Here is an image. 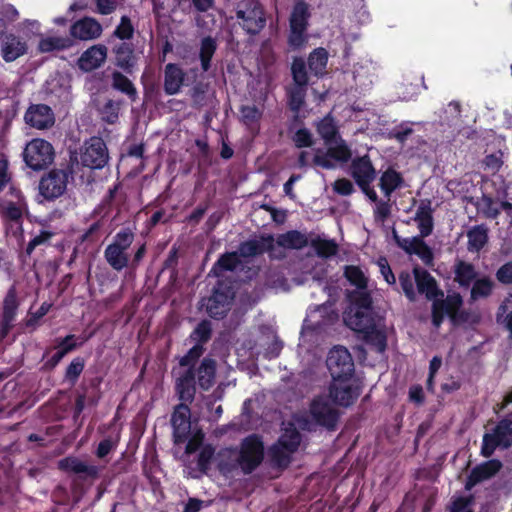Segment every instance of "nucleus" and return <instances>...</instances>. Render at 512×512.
Returning <instances> with one entry per match:
<instances>
[{
    "instance_id": "obj_39",
    "label": "nucleus",
    "mask_w": 512,
    "mask_h": 512,
    "mask_svg": "<svg viewBox=\"0 0 512 512\" xmlns=\"http://www.w3.org/2000/svg\"><path fill=\"white\" fill-rule=\"evenodd\" d=\"M217 50L216 39L212 36H205L200 42L199 59L201 69L203 72H207L211 68L212 58Z\"/></svg>"
},
{
    "instance_id": "obj_3",
    "label": "nucleus",
    "mask_w": 512,
    "mask_h": 512,
    "mask_svg": "<svg viewBox=\"0 0 512 512\" xmlns=\"http://www.w3.org/2000/svg\"><path fill=\"white\" fill-rule=\"evenodd\" d=\"M74 162L72 158L59 167L51 169L39 181V194L47 201H54L63 196L69 179L73 178Z\"/></svg>"
},
{
    "instance_id": "obj_60",
    "label": "nucleus",
    "mask_w": 512,
    "mask_h": 512,
    "mask_svg": "<svg viewBox=\"0 0 512 512\" xmlns=\"http://www.w3.org/2000/svg\"><path fill=\"white\" fill-rule=\"evenodd\" d=\"M432 300V324L435 328H439L444 321L445 315H447V309L441 299L436 298Z\"/></svg>"
},
{
    "instance_id": "obj_29",
    "label": "nucleus",
    "mask_w": 512,
    "mask_h": 512,
    "mask_svg": "<svg viewBox=\"0 0 512 512\" xmlns=\"http://www.w3.org/2000/svg\"><path fill=\"white\" fill-rule=\"evenodd\" d=\"M454 282L461 288H469L478 276L473 263L456 258L453 265Z\"/></svg>"
},
{
    "instance_id": "obj_21",
    "label": "nucleus",
    "mask_w": 512,
    "mask_h": 512,
    "mask_svg": "<svg viewBox=\"0 0 512 512\" xmlns=\"http://www.w3.org/2000/svg\"><path fill=\"white\" fill-rule=\"evenodd\" d=\"M413 275L418 292L425 294L428 300L443 297V291L439 289L437 281L427 270L416 266L413 268Z\"/></svg>"
},
{
    "instance_id": "obj_7",
    "label": "nucleus",
    "mask_w": 512,
    "mask_h": 512,
    "mask_svg": "<svg viewBox=\"0 0 512 512\" xmlns=\"http://www.w3.org/2000/svg\"><path fill=\"white\" fill-rule=\"evenodd\" d=\"M235 289L231 282L218 281L209 297L203 299L207 314L217 320L225 318L231 310Z\"/></svg>"
},
{
    "instance_id": "obj_24",
    "label": "nucleus",
    "mask_w": 512,
    "mask_h": 512,
    "mask_svg": "<svg viewBox=\"0 0 512 512\" xmlns=\"http://www.w3.org/2000/svg\"><path fill=\"white\" fill-rule=\"evenodd\" d=\"M107 58V48L104 45H94L83 52L78 60L79 68L91 72L99 68Z\"/></svg>"
},
{
    "instance_id": "obj_49",
    "label": "nucleus",
    "mask_w": 512,
    "mask_h": 512,
    "mask_svg": "<svg viewBox=\"0 0 512 512\" xmlns=\"http://www.w3.org/2000/svg\"><path fill=\"white\" fill-rule=\"evenodd\" d=\"M19 307V302L17 299V294L15 287H11L3 301V312H2V318L8 319V321H14L17 310Z\"/></svg>"
},
{
    "instance_id": "obj_27",
    "label": "nucleus",
    "mask_w": 512,
    "mask_h": 512,
    "mask_svg": "<svg viewBox=\"0 0 512 512\" xmlns=\"http://www.w3.org/2000/svg\"><path fill=\"white\" fill-rule=\"evenodd\" d=\"M185 72L175 63H168L164 69V92L166 95H175L180 92L184 84Z\"/></svg>"
},
{
    "instance_id": "obj_10",
    "label": "nucleus",
    "mask_w": 512,
    "mask_h": 512,
    "mask_svg": "<svg viewBox=\"0 0 512 512\" xmlns=\"http://www.w3.org/2000/svg\"><path fill=\"white\" fill-rule=\"evenodd\" d=\"M54 156L52 144L41 138L32 139L23 151L26 165L34 171L47 168L53 162Z\"/></svg>"
},
{
    "instance_id": "obj_36",
    "label": "nucleus",
    "mask_w": 512,
    "mask_h": 512,
    "mask_svg": "<svg viewBox=\"0 0 512 512\" xmlns=\"http://www.w3.org/2000/svg\"><path fill=\"white\" fill-rule=\"evenodd\" d=\"M111 86L114 90L126 95L134 103L138 99V92L133 82L120 71L111 74Z\"/></svg>"
},
{
    "instance_id": "obj_38",
    "label": "nucleus",
    "mask_w": 512,
    "mask_h": 512,
    "mask_svg": "<svg viewBox=\"0 0 512 512\" xmlns=\"http://www.w3.org/2000/svg\"><path fill=\"white\" fill-rule=\"evenodd\" d=\"M492 434L496 437L501 444V449H509L512 447V420L509 417H504L498 421L496 426L492 429Z\"/></svg>"
},
{
    "instance_id": "obj_34",
    "label": "nucleus",
    "mask_w": 512,
    "mask_h": 512,
    "mask_svg": "<svg viewBox=\"0 0 512 512\" xmlns=\"http://www.w3.org/2000/svg\"><path fill=\"white\" fill-rule=\"evenodd\" d=\"M240 122L252 133H258L263 110L256 105H241Z\"/></svg>"
},
{
    "instance_id": "obj_41",
    "label": "nucleus",
    "mask_w": 512,
    "mask_h": 512,
    "mask_svg": "<svg viewBox=\"0 0 512 512\" xmlns=\"http://www.w3.org/2000/svg\"><path fill=\"white\" fill-rule=\"evenodd\" d=\"M306 91L307 87L297 85H294L287 90L288 107L295 114V121H298V114L305 104Z\"/></svg>"
},
{
    "instance_id": "obj_61",
    "label": "nucleus",
    "mask_w": 512,
    "mask_h": 512,
    "mask_svg": "<svg viewBox=\"0 0 512 512\" xmlns=\"http://www.w3.org/2000/svg\"><path fill=\"white\" fill-rule=\"evenodd\" d=\"M399 283L405 294V296L410 300L414 301L416 298V293L414 290V282L409 272L402 271L399 274Z\"/></svg>"
},
{
    "instance_id": "obj_2",
    "label": "nucleus",
    "mask_w": 512,
    "mask_h": 512,
    "mask_svg": "<svg viewBox=\"0 0 512 512\" xmlns=\"http://www.w3.org/2000/svg\"><path fill=\"white\" fill-rule=\"evenodd\" d=\"M381 318L375 311H352L344 313V322L376 352L383 353L387 348L386 332L379 328Z\"/></svg>"
},
{
    "instance_id": "obj_56",
    "label": "nucleus",
    "mask_w": 512,
    "mask_h": 512,
    "mask_svg": "<svg viewBox=\"0 0 512 512\" xmlns=\"http://www.w3.org/2000/svg\"><path fill=\"white\" fill-rule=\"evenodd\" d=\"M13 183L12 174L9 172V162L7 156L0 152V194L6 187L10 189Z\"/></svg>"
},
{
    "instance_id": "obj_40",
    "label": "nucleus",
    "mask_w": 512,
    "mask_h": 512,
    "mask_svg": "<svg viewBox=\"0 0 512 512\" xmlns=\"http://www.w3.org/2000/svg\"><path fill=\"white\" fill-rule=\"evenodd\" d=\"M467 248L470 252H479L488 242V229L484 225H476L467 232Z\"/></svg>"
},
{
    "instance_id": "obj_32",
    "label": "nucleus",
    "mask_w": 512,
    "mask_h": 512,
    "mask_svg": "<svg viewBox=\"0 0 512 512\" xmlns=\"http://www.w3.org/2000/svg\"><path fill=\"white\" fill-rule=\"evenodd\" d=\"M329 54L323 47L313 49L307 58V65L312 75L317 78L323 77L326 73Z\"/></svg>"
},
{
    "instance_id": "obj_6",
    "label": "nucleus",
    "mask_w": 512,
    "mask_h": 512,
    "mask_svg": "<svg viewBox=\"0 0 512 512\" xmlns=\"http://www.w3.org/2000/svg\"><path fill=\"white\" fill-rule=\"evenodd\" d=\"M235 13L240 27L250 36L258 35L266 26V11L258 0L241 1Z\"/></svg>"
},
{
    "instance_id": "obj_8",
    "label": "nucleus",
    "mask_w": 512,
    "mask_h": 512,
    "mask_svg": "<svg viewBox=\"0 0 512 512\" xmlns=\"http://www.w3.org/2000/svg\"><path fill=\"white\" fill-rule=\"evenodd\" d=\"M311 419L327 431L337 430L341 413L326 395L315 396L309 405Z\"/></svg>"
},
{
    "instance_id": "obj_44",
    "label": "nucleus",
    "mask_w": 512,
    "mask_h": 512,
    "mask_svg": "<svg viewBox=\"0 0 512 512\" xmlns=\"http://www.w3.org/2000/svg\"><path fill=\"white\" fill-rule=\"evenodd\" d=\"M316 130L326 145L332 144L338 135L337 126L330 115L325 116L318 122Z\"/></svg>"
},
{
    "instance_id": "obj_19",
    "label": "nucleus",
    "mask_w": 512,
    "mask_h": 512,
    "mask_svg": "<svg viewBox=\"0 0 512 512\" xmlns=\"http://www.w3.org/2000/svg\"><path fill=\"white\" fill-rule=\"evenodd\" d=\"M343 382H333L326 395L334 405L349 407L354 404L360 395L358 386L342 385Z\"/></svg>"
},
{
    "instance_id": "obj_23",
    "label": "nucleus",
    "mask_w": 512,
    "mask_h": 512,
    "mask_svg": "<svg viewBox=\"0 0 512 512\" xmlns=\"http://www.w3.org/2000/svg\"><path fill=\"white\" fill-rule=\"evenodd\" d=\"M115 55V65L127 74H131L137 64L134 45L130 42H120L112 49Z\"/></svg>"
},
{
    "instance_id": "obj_53",
    "label": "nucleus",
    "mask_w": 512,
    "mask_h": 512,
    "mask_svg": "<svg viewBox=\"0 0 512 512\" xmlns=\"http://www.w3.org/2000/svg\"><path fill=\"white\" fill-rule=\"evenodd\" d=\"M214 455L215 448L212 445L207 444L201 448L197 459V467L201 473L207 474V472L210 470Z\"/></svg>"
},
{
    "instance_id": "obj_14",
    "label": "nucleus",
    "mask_w": 512,
    "mask_h": 512,
    "mask_svg": "<svg viewBox=\"0 0 512 512\" xmlns=\"http://www.w3.org/2000/svg\"><path fill=\"white\" fill-rule=\"evenodd\" d=\"M191 410L189 403H179L174 407L171 415L174 443L180 444L188 439L191 429Z\"/></svg>"
},
{
    "instance_id": "obj_43",
    "label": "nucleus",
    "mask_w": 512,
    "mask_h": 512,
    "mask_svg": "<svg viewBox=\"0 0 512 512\" xmlns=\"http://www.w3.org/2000/svg\"><path fill=\"white\" fill-rule=\"evenodd\" d=\"M310 245L320 258L328 259L335 256L338 252V244L333 239L316 237L310 241Z\"/></svg>"
},
{
    "instance_id": "obj_31",
    "label": "nucleus",
    "mask_w": 512,
    "mask_h": 512,
    "mask_svg": "<svg viewBox=\"0 0 512 512\" xmlns=\"http://www.w3.org/2000/svg\"><path fill=\"white\" fill-rule=\"evenodd\" d=\"M276 243L279 247L291 250H301L310 244L307 235L299 230L279 234Z\"/></svg>"
},
{
    "instance_id": "obj_9",
    "label": "nucleus",
    "mask_w": 512,
    "mask_h": 512,
    "mask_svg": "<svg viewBox=\"0 0 512 512\" xmlns=\"http://www.w3.org/2000/svg\"><path fill=\"white\" fill-rule=\"evenodd\" d=\"M326 364L335 382H347L354 375L353 358L348 349L343 346H335L330 350Z\"/></svg>"
},
{
    "instance_id": "obj_13",
    "label": "nucleus",
    "mask_w": 512,
    "mask_h": 512,
    "mask_svg": "<svg viewBox=\"0 0 512 512\" xmlns=\"http://www.w3.org/2000/svg\"><path fill=\"white\" fill-rule=\"evenodd\" d=\"M274 247L275 240L273 235H262L259 240L251 239L241 242L238 247V255L243 258L255 257L262 255L265 252L272 253L274 251ZM270 256L276 259H283L285 254H270Z\"/></svg>"
},
{
    "instance_id": "obj_63",
    "label": "nucleus",
    "mask_w": 512,
    "mask_h": 512,
    "mask_svg": "<svg viewBox=\"0 0 512 512\" xmlns=\"http://www.w3.org/2000/svg\"><path fill=\"white\" fill-rule=\"evenodd\" d=\"M496 279L503 285L512 284V261L506 262L501 265L496 271Z\"/></svg>"
},
{
    "instance_id": "obj_57",
    "label": "nucleus",
    "mask_w": 512,
    "mask_h": 512,
    "mask_svg": "<svg viewBox=\"0 0 512 512\" xmlns=\"http://www.w3.org/2000/svg\"><path fill=\"white\" fill-rule=\"evenodd\" d=\"M291 139L295 147L299 149L308 148L314 144L312 133L305 127L298 129Z\"/></svg>"
},
{
    "instance_id": "obj_42",
    "label": "nucleus",
    "mask_w": 512,
    "mask_h": 512,
    "mask_svg": "<svg viewBox=\"0 0 512 512\" xmlns=\"http://www.w3.org/2000/svg\"><path fill=\"white\" fill-rule=\"evenodd\" d=\"M472 284L473 285L470 291V298L473 301L481 298H488L492 295L493 289L495 287V283L489 276L476 278Z\"/></svg>"
},
{
    "instance_id": "obj_58",
    "label": "nucleus",
    "mask_w": 512,
    "mask_h": 512,
    "mask_svg": "<svg viewBox=\"0 0 512 512\" xmlns=\"http://www.w3.org/2000/svg\"><path fill=\"white\" fill-rule=\"evenodd\" d=\"M497 448H501V444L496 437L492 432L485 433L482 439L480 454L485 458H490Z\"/></svg>"
},
{
    "instance_id": "obj_28",
    "label": "nucleus",
    "mask_w": 512,
    "mask_h": 512,
    "mask_svg": "<svg viewBox=\"0 0 512 512\" xmlns=\"http://www.w3.org/2000/svg\"><path fill=\"white\" fill-rule=\"evenodd\" d=\"M101 33L100 23L89 17L78 20L71 27V35L80 40H92L99 37Z\"/></svg>"
},
{
    "instance_id": "obj_51",
    "label": "nucleus",
    "mask_w": 512,
    "mask_h": 512,
    "mask_svg": "<svg viewBox=\"0 0 512 512\" xmlns=\"http://www.w3.org/2000/svg\"><path fill=\"white\" fill-rule=\"evenodd\" d=\"M205 352V348L202 345H194L191 347L185 355L179 359L180 367L185 369H195L196 364Z\"/></svg>"
},
{
    "instance_id": "obj_45",
    "label": "nucleus",
    "mask_w": 512,
    "mask_h": 512,
    "mask_svg": "<svg viewBox=\"0 0 512 512\" xmlns=\"http://www.w3.org/2000/svg\"><path fill=\"white\" fill-rule=\"evenodd\" d=\"M212 337V323L207 320H201L189 335L190 341L195 345H202L209 342Z\"/></svg>"
},
{
    "instance_id": "obj_1",
    "label": "nucleus",
    "mask_w": 512,
    "mask_h": 512,
    "mask_svg": "<svg viewBox=\"0 0 512 512\" xmlns=\"http://www.w3.org/2000/svg\"><path fill=\"white\" fill-rule=\"evenodd\" d=\"M135 240V234L129 227L121 228L112 238L104 250V259L107 264L117 272L128 269L135 272L143 262L147 254V244H139L133 255L129 249Z\"/></svg>"
},
{
    "instance_id": "obj_26",
    "label": "nucleus",
    "mask_w": 512,
    "mask_h": 512,
    "mask_svg": "<svg viewBox=\"0 0 512 512\" xmlns=\"http://www.w3.org/2000/svg\"><path fill=\"white\" fill-rule=\"evenodd\" d=\"M351 176L357 185L374 181L376 177V171L368 155L356 157L352 160Z\"/></svg>"
},
{
    "instance_id": "obj_35",
    "label": "nucleus",
    "mask_w": 512,
    "mask_h": 512,
    "mask_svg": "<svg viewBox=\"0 0 512 512\" xmlns=\"http://www.w3.org/2000/svg\"><path fill=\"white\" fill-rule=\"evenodd\" d=\"M347 299L350 303L346 312L352 311H374L373 300L367 289L348 291Z\"/></svg>"
},
{
    "instance_id": "obj_4",
    "label": "nucleus",
    "mask_w": 512,
    "mask_h": 512,
    "mask_svg": "<svg viewBox=\"0 0 512 512\" xmlns=\"http://www.w3.org/2000/svg\"><path fill=\"white\" fill-rule=\"evenodd\" d=\"M311 18L310 5L304 0L294 3L289 16L287 44L292 51L302 49L308 42V27Z\"/></svg>"
},
{
    "instance_id": "obj_55",
    "label": "nucleus",
    "mask_w": 512,
    "mask_h": 512,
    "mask_svg": "<svg viewBox=\"0 0 512 512\" xmlns=\"http://www.w3.org/2000/svg\"><path fill=\"white\" fill-rule=\"evenodd\" d=\"M417 245L413 250V255H417L426 266H432L434 254L422 237H415Z\"/></svg>"
},
{
    "instance_id": "obj_47",
    "label": "nucleus",
    "mask_w": 512,
    "mask_h": 512,
    "mask_svg": "<svg viewBox=\"0 0 512 512\" xmlns=\"http://www.w3.org/2000/svg\"><path fill=\"white\" fill-rule=\"evenodd\" d=\"M291 75L294 85L305 86L309 84L306 62L302 57H294L291 64Z\"/></svg>"
},
{
    "instance_id": "obj_33",
    "label": "nucleus",
    "mask_w": 512,
    "mask_h": 512,
    "mask_svg": "<svg viewBox=\"0 0 512 512\" xmlns=\"http://www.w3.org/2000/svg\"><path fill=\"white\" fill-rule=\"evenodd\" d=\"M240 256L238 252H225L220 255L213 264L209 275L221 277L227 271H234L240 265Z\"/></svg>"
},
{
    "instance_id": "obj_52",
    "label": "nucleus",
    "mask_w": 512,
    "mask_h": 512,
    "mask_svg": "<svg viewBox=\"0 0 512 512\" xmlns=\"http://www.w3.org/2000/svg\"><path fill=\"white\" fill-rule=\"evenodd\" d=\"M85 368V359L78 356L75 357L67 366L65 371V380L72 386L75 385Z\"/></svg>"
},
{
    "instance_id": "obj_46",
    "label": "nucleus",
    "mask_w": 512,
    "mask_h": 512,
    "mask_svg": "<svg viewBox=\"0 0 512 512\" xmlns=\"http://www.w3.org/2000/svg\"><path fill=\"white\" fill-rule=\"evenodd\" d=\"M344 277L352 286L356 287L355 290L367 289L368 279L359 266L346 265L344 268Z\"/></svg>"
},
{
    "instance_id": "obj_48",
    "label": "nucleus",
    "mask_w": 512,
    "mask_h": 512,
    "mask_svg": "<svg viewBox=\"0 0 512 512\" xmlns=\"http://www.w3.org/2000/svg\"><path fill=\"white\" fill-rule=\"evenodd\" d=\"M301 443V434L296 428L286 429L279 437L278 444L288 453H294L298 450Z\"/></svg>"
},
{
    "instance_id": "obj_62",
    "label": "nucleus",
    "mask_w": 512,
    "mask_h": 512,
    "mask_svg": "<svg viewBox=\"0 0 512 512\" xmlns=\"http://www.w3.org/2000/svg\"><path fill=\"white\" fill-rule=\"evenodd\" d=\"M290 453H288L282 446L274 445L271 447V459L279 467H286L290 462Z\"/></svg>"
},
{
    "instance_id": "obj_64",
    "label": "nucleus",
    "mask_w": 512,
    "mask_h": 512,
    "mask_svg": "<svg viewBox=\"0 0 512 512\" xmlns=\"http://www.w3.org/2000/svg\"><path fill=\"white\" fill-rule=\"evenodd\" d=\"M474 503V496L456 498L451 506V512H473L471 505Z\"/></svg>"
},
{
    "instance_id": "obj_50",
    "label": "nucleus",
    "mask_w": 512,
    "mask_h": 512,
    "mask_svg": "<svg viewBox=\"0 0 512 512\" xmlns=\"http://www.w3.org/2000/svg\"><path fill=\"white\" fill-rule=\"evenodd\" d=\"M121 104V101H114L112 99L107 100L99 110L102 121L107 124H115L119 119Z\"/></svg>"
},
{
    "instance_id": "obj_11",
    "label": "nucleus",
    "mask_w": 512,
    "mask_h": 512,
    "mask_svg": "<svg viewBox=\"0 0 512 512\" xmlns=\"http://www.w3.org/2000/svg\"><path fill=\"white\" fill-rule=\"evenodd\" d=\"M80 159L82 165L90 169L103 168L109 159L105 142L99 137H92L86 141Z\"/></svg>"
},
{
    "instance_id": "obj_17",
    "label": "nucleus",
    "mask_w": 512,
    "mask_h": 512,
    "mask_svg": "<svg viewBox=\"0 0 512 512\" xmlns=\"http://www.w3.org/2000/svg\"><path fill=\"white\" fill-rule=\"evenodd\" d=\"M25 122L36 129L44 130L52 127L55 117L52 109L46 104H32L24 115Z\"/></svg>"
},
{
    "instance_id": "obj_16",
    "label": "nucleus",
    "mask_w": 512,
    "mask_h": 512,
    "mask_svg": "<svg viewBox=\"0 0 512 512\" xmlns=\"http://www.w3.org/2000/svg\"><path fill=\"white\" fill-rule=\"evenodd\" d=\"M503 467L499 459H489L476 465L467 476L465 490H472L478 483L495 476Z\"/></svg>"
},
{
    "instance_id": "obj_54",
    "label": "nucleus",
    "mask_w": 512,
    "mask_h": 512,
    "mask_svg": "<svg viewBox=\"0 0 512 512\" xmlns=\"http://www.w3.org/2000/svg\"><path fill=\"white\" fill-rule=\"evenodd\" d=\"M134 35V26L131 22V19L124 15L120 19V23L116 26L113 36L122 40V42H126L127 40H131Z\"/></svg>"
},
{
    "instance_id": "obj_59",
    "label": "nucleus",
    "mask_w": 512,
    "mask_h": 512,
    "mask_svg": "<svg viewBox=\"0 0 512 512\" xmlns=\"http://www.w3.org/2000/svg\"><path fill=\"white\" fill-rule=\"evenodd\" d=\"M447 309V315L453 320L455 319L458 310L463 304V299L459 293L448 295L445 299H441Z\"/></svg>"
},
{
    "instance_id": "obj_15",
    "label": "nucleus",
    "mask_w": 512,
    "mask_h": 512,
    "mask_svg": "<svg viewBox=\"0 0 512 512\" xmlns=\"http://www.w3.org/2000/svg\"><path fill=\"white\" fill-rule=\"evenodd\" d=\"M7 198L0 199V215L3 219L19 222L23 216L24 196L15 185L10 186Z\"/></svg>"
},
{
    "instance_id": "obj_30",
    "label": "nucleus",
    "mask_w": 512,
    "mask_h": 512,
    "mask_svg": "<svg viewBox=\"0 0 512 512\" xmlns=\"http://www.w3.org/2000/svg\"><path fill=\"white\" fill-rule=\"evenodd\" d=\"M58 468L65 472H73L75 474H86L88 477L96 478L98 476V468L94 465H87L76 457H65L58 462Z\"/></svg>"
},
{
    "instance_id": "obj_22",
    "label": "nucleus",
    "mask_w": 512,
    "mask_h": 512,
    "mask_svg": "<svg viewBox=\"0 0 512 512\" xmlns=\"http://www.w3.org/2000/svg\"><path fill=\"white\" fill-rule=\"evenodd\" d=\"M433 213L434 209L432 208L431 200H421L414 216V221L417 223V227L419 230V235H417L416 237L426 238L433 233Z\"/></svg>"
},
{
    "instance_id": "obj_12",
    "label": "nucleus",
    "mask_w": 512,
    "mask_h": 512,
    "mask_svg": "<svg viewBox=\"0 0 512 512\" xmlns=\"http://www.w3.org/2000/svg\"><path fill=\"white\" fill-rule=\"evenodd\" d=\"M351 157V149L344 140L340 139V142L335 146L329 145L326 152H323L321 149H317L313 157V164L323 169L330 170L336 167L333 160L336 162L346 163L351 159Z\"/></svg>"
},
{
    "instance_id": "obj_25",
    "label": "nucleus",
    "mask_w": 512,
    "mask_h": 512,
    "mask_svg": "<svg viewBox=\"0 0 512 512\" xmlns=\"http://www.w3.org/2000/svg\"><path fill=\"white\" fill-rule=\"evenodd\" d=\"M217 371L216 360L211 357H204L199 366L195 368L196 382L201 390L208 391L215 384Z\"/></svg>"
},
{
    "instance_id": "obj_37",
    "label": "nucleus",
    "mask_w": 512,
    "mask_h": 512,
    "mask_svg": "<svg viewBox=\"0 0 512 512\" xmlns=\"http://www.w3.org/2000/svg\"><path fill=\"white\" fill-rule=\"evenodd\" d=\"M404 179L398 171L394 168H388L380 177L379 186L387 197L398 188L402 187Z\"/></svg>"
},
{
    "instance_id": "obj_18",
    "label": "nucleus",
    "mask_w": 512,
    "mask_h": 512,
    "mask_svg": "<svg viewBox=\"0 0 512 512\" xmlns=\"http://www.w3.org/2000/svg\"><path fill=\"white\" fill-rule=\"evenodd\" d=\"M196 373L195 369H184L175 379V393L183 403L191 404L196 395Z\"/></svg>"
},
{
    "instance_id": "obj_20",
    "label": "nucleus",
    "mask_w": 512,
    "mask_h": 512,
    "mask_svg": "<svg viewBox=\"0 0 512 512\" xmlns=\"http://www.w3.org/2000/svg\"><path fill=\"white\" fill-rule=\"evenodd\" d=\"M1 38V56L5 62H13L27 53L28 45L23 38L13 33L3 34Z\"/></svg>"
},
{
    "instance_id": "obj_5",
    "label": "nucleus",
    "mask_w": 512,
    "mask_h": 512,
    "mask_svg": "<svg viewBox=\"0 0 512 512\" xmlns=\"http://www.w3.org/2000/svg\"><path fill=\"white\" fill-rule=\"evenodd\" d=\"M264 456L262 437L254 433L241 440L236 462L243 474L249 475L262 464Z\"/></svg>"
}]
</instances>
